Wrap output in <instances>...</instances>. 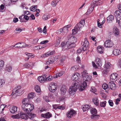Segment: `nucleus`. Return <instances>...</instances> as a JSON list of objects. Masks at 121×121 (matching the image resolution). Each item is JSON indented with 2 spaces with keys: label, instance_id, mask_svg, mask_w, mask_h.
I'll list each match as a JSON object with an SVG mask.
<instances>
[{
  "label": "nucleus",
  "instance_id": "obj_1",
  "mask_svg": "<svg viewBox=\"0 0 121 121\" xmlns=\"http://www.w3.org/2000/svg\"><path fill=\"white\" fill-rule=\"evenodd\" d=\"M29 99L26 98L24 99L22 101V110L27 113L31 111L34 108V106L32 104L28 103Z\"/></svg>",
  "mask_w": 121,
  "mask_h": 121
},
{
  "label": "nucleus",
  "instance_id": "obj_2",
  "mask_svg": "<svg viewBox=\"0 0 121 121\" xmlns=\"http://www.w3.org/2000/svg\"><path fill=\"white\" fill-rule=\"evenodd\" d=\"M83 82L80 86L79 89L81 91H83L86 88L87 84H89L91 80L92 77L90 75H87L83 77Z\"/></svg>",
  "mask_w": 121,
  "mask_h": 121
},
{
  "label": "nucleus",
  "instance_id": "obj_3",
  "mask_svg": "<svg viewBox=\"0 0 121 121\" xmlns=\"http://www.w3.org/2000/svg\"><path fill=\"white\" fill-rule=\"evenodd\" d=\"M85 24L84 20L83 19L81 20L76 25L74 29L72 30V34L74 35L76 34L81 28L83 27Z\"/></svg>",
  "mask_w": 121,
  "mask_h": 121
},
{
  "label": "nucleus",
  "instance_id": "obj_4",
  "mask_svg": "<svg viewBox=\"0 0 121 121\" xmlns=\"http://www.w3.org/2000/svg\"><path fill=\"white\" fill-rule=\"evenodd\" d=\"M21 86H18L13 89L12 93L13 98H15L17 96L22 94V91L21 89Z\"/></svg>",
  "mask_w": 121,
  "mask_h": 121
},
{
  "label": "nucleus",
  "instance_id": "obj_5",
  "mask_svg": "<svg viewBox=\"0 0 121 121\" xmlns=\"http://www.w3.org/2000/svg\"><path fill=\"white\" fill-rule=\"evenodd\" d=\"M79 85L78 82H75L73 83L70 86L69 90V92L71 95L73 94L78 88Z\"/></svg>",
  "mask_w": 121,
  "mask_h": 121
},
{
  "label": "nucleus",
  "instance_id": "obj_6",
  "mask_svg": "<svg viewBox=\"0 0 121 121\" xmlns=\"http://www.w3.org/2000/svg\"><path fill=\"white\" fill-rule=\"evenodd\" d=\"M69 38L68 41L66 43L65 47H66L69 44H71L72 43H75L77 42V39L74 36H73L72 34L69 35L67 36Z\"/></svg>",
  "mask_w": 121,
  "mask_h": 121
},
{
  "label": "nucleus",
  "instance_id": "obj_7",
  "mask_svg": "<svg viewBox=\"0 0 121 121\" xmlns=\"http://www.w3.org/2000/svg\"><path fill=\"white\" fill-rule=\"evenodd\" d=\"M96 64L94 62H92V65L94 67L97 68L98 67H100L102 65V62L101 59L99 58H97L95 61Z\"/></svg>",
  "mask_w": 121,
  "mask_h": 121
},
{
  "label": "nucleus",
  "instance_id": "obj_8",
  "mask_svg": "<svg viewBox=\"0 0 121 121\" xmlns=\"http://www.w3.org/2000/svg\"><path fill=\"white\" fill-rule=\"evenodd\" d=\"M82 45L83 51H85L88 49L89 43L86 38H85L84 39V41L82 43Z\"/></svg>",
  "mask_w": 121,
  "mask_h": 121
},
{
  "label": "nucleus",
  "instance_id": "obj_9",
  "mask_svg": "<svg viewBox=\"0 0 121 121\" xmlns=\"http://www.w3.org/2000/svg\"><path fill=\"white\" fill-rule=\"evenodd\" d=\"M76 111L73 109H70L67 112L66 116L68 118H71L75 115Z\"/></svg>",
  "mask_w": 121,
  "mask_h": 121
},
{
  "label": "nucleus",
  "instance_id": "obj_10",
  "mask_svg": "<svg viewBox=\"0 0 121 121\" xmlns=\"http://www.w3.org/2000/svg\"><path fill=\"white\" fill-rule=\"evenodd\" d=\"M91 113L93 115L91 116V119H93L94 117L95 118L98 117L99 116L98 115H95L97 113V112L96 110L94 108H91L90 109Z\"/></svg>",
  "mask_w": 121,
  "mask_h": 121
},
{
  "label": "nucleus",
  "instance_id": "obj_11",
  "mask_svg": "<svg viewBox=\"0 0 121 121\" xmlns=\"http://www.w3.org/2000/svg\"><path fill=\"white\" fill-rule=\"evenodd\" d=\"M56 88L55 84L53 83H52L49 85V89L51 92H54L56 90Z\"/></svg>",
  "mask_w": 121,
  "mask_h": 121
},
{
  "label": "nucleus",
  "instance_id": "obj_12",
  "mask_svg": "<svg viewBox=\"0 0 121 121\" xmlns=\"http://www.w3.org/2000/svg\"><path fill=\"white\" fill-rule=\"evenodd\" d=\"M113 43L110 40H108L105 41L104 43V46L106 48H110L113 46Z\"/></svg>",
  "mask_w": 121,
  "mask_h": 121
},
{
  "label": "nucleus",
  "instance_id": "obj_13",
  "mask_svg": "<svg viewBox=\"0 0 121 121\" xmlns=\"http://www.w3.org/2000/svg\"><path fill=\"white\" fill-rule=\"evenodd\" d=\"M16 45H17V46L15 47V48H24L27 46V45L23 42H20L16 43L13 46L15 47Z\"/></svg>",
  "mask_w": 121,
  "mask_h": 121
},
{
  "label": "nucleus",
  "instance_id": "obj_14",
  "mask_svg": "<svg viewBox=\"0 0 121 121\" xmlns=\"http://www.w3.org/2000/svg\"><path fill=\"white\" fill-rule=\"evenodd\" d=\"M46 74L43 75L42 76H39L38 78V80L41 83H43L46 80Z\"/></svg>",
  "mask_w": 121,
  "mask_h": 121
},
{
  "label": "nucleus",
  "instance_id": "obj_15",
  "mask_svg": "<svg viewBox=\"0 0 121 121\" xmlns=\"http://www.w3.org/2000/svg\"><path fill=\"white\" fill-rule=\"evenodd\" d=\"M118 74L116 73H113L110 76L111 80L114 82L116 81L117 79Z\"/></svg>",
  "mask_w": 121,
  "mask_h": 121
},
{
  "label": "nucleus",
  "instance_id": "obj_16",
  "mask_svg": "<svg viewBox=\"0 0 121 121\" xmlns=\"http://www.w3.org/2000/svg\"><path fill=\"white\" fill-rule=\"evenodd\" d=\"M109 88H110L112 90H114L116 89V86L114 82L112 81L108 83Z\"/></svg>",
  "mask_w": 121,
  "mask_h": 121
},
{
  "label": "nucleus",
  "instance_id": "obj_17",
  "mask_svg": "<svg viewBox=\"0 0 121 121\" xmlns=\"http://www.w3.org/2000/svg\"><path fill=\"white\" fill-rule=\"evenodd\" d=\"M114 15L116 18V21L121 18V12L119 10L116 11L114 13Z\"/></svg>",
  "mask_w": 121,
  "mask_h": 121
},
{
  "label": "nucleus",
  "instance_id": "obj_18",
  "mask_svg": "<svg viewBox=\"0 0 121 121\" xmlns=\"http://www.w3.org/2000/svg\"><path fill=\"white\" fill-rule=\"evenodd\" d=\"M80 76L79 74L78 73H75L71 77V79L73 81L78 80Z\"/></svg>",
  "mask_w": 121,
  "mask_h": 121
},
{
  "label": "nucleus",
  "instance_id": "obj_19",
  "mask_svg": "<svg viewBox=\"0 0 121 121\" xmlns=\"http://www.w3.org/2000/svg\"><path fill=\"white\" fill-rule=\"evenodd\" d=\"M17 107L16 106H13L10 107L9 110L10 112L12 113H16L17 111Z\"/></svg>",
  "mask_w": 121,
  "mask_h": 121
},
{
  "label": "nucleus",
  "instance_id": "obj_20",
  "mask_svg": "<svg viewBox=\"0 0 121 121\" xmlns=\"http://www.w3.org/2000/svg\"><path fill=\"white\" fill-rule=\"evenodd\" d=\"M67 88L65 85L62 86L60 90L61 91V94L62 95H64L66 92Z\"/></svg>",
  "mask_w": 121,
  "mask_h": 121
},
{
  "label": "nucleus",
  "instance_id": "obj_21",
  "mask_svg": "<svg viewBox=\"0 0 121 121\" xmlns=\"http://www.w3.org/2000/svg\"><path fill=\"white\" fill-rule=\"evenodd\" d=\"M34 64L33 63H32L30 62L29 63H26L24 64L23 66L24 68H29L31 69H32L33 66H34Z\"/></svg>",
  "mask_w": 121,
  "mask_h": 121
},
{
  "label": "nucleus",
  "instance_id": "obj_22",
  "mask_svg": "<svg viewBox=\"0 0 121 121\" xmlns=\"http://www.w3.org/2000/svg\"><path fill=\"white\" fill-rule=\"evenodd\" d=\"M57 59V58H55L53 57H51L50 59L48 60L46 62L47 64H48L52 63L55 61Z\"/></svg>",
  "mask_w": 121,
  "mask_h": 121
},
{
  "label": "nucleus",
  "instance_id": "obj_23",
  "mask_svg": "<svg viewBox=\"0 0 121 121\" xmlns=\"http://www.w3.org/2000/svg\"><path fill=\"white\" fill-rule=\"evenodd\" d=\"M20 117L21 119L27 120L28 119V115L26 113L21 112L20 113Z\"/></svg>",
  "mask_w": 121,
  "mask_h": 121
},
{
  "label": "nucleus",
  "instance_id": "obj_24",
  "mask_svg": "<svg viewBox=\"0 0 121 121\" xmlns=\"http://www.w3.org/2000/svg\"><path fill=\"white\" fill-rule=\"evenodd\" d=\"M113 54L115 56H117L121 53V52L119 49H114L113 51Z\"/></svg>",
  "mask_w": 121,
  "mask_h": 121
},
{
  "label": "nucleus",
  "instance_id": "obj_25",
  "mask_svg": "<svg viewBox=\"0 0 121 121\" xmlns=\"http://www.w3.org/2000/svg\"><path fill=\"white\" fill-rule=\"evenodd\" d=\"M98 3L96 0H93L91 3V7L94 8V7L99 5V3Z\"/></svg>",
  "mask_w": 121,
  "mask_h": 121
},
{
  "label": "nucleus",
  "instance_id": "obj_26",
  "mask_svg": "<svg viewBox=\"0 0 121 121\" xmlns=\"http://www.w3.org/2000/svg\"><path fill=\"white\" fill-rule=\"evenodd\" d=\"M113 32L115 35L117 36L119 34V32L118 29L117 27L115 26L113 28Z\"/></svg>",
  "mask_w": 121,
  "mask_h": 121
},
{
  "label": "nucleus",
  "instance_id": "obj_27",
  "mask_svg": "<svg viewBox=\"0 0 121 121\" xmlns=\"http://www.w3.org/2000/svg\"><path fill=\"white\" fill-rule=\"evenodd\" d=\"M52 114H50L49 112H48L45 114H42L41 115L42 117H46L47 118H49L52 117Z\"/></svg>",
  "mask_w": 121,
  "mask_h": 121
},
{
  "label": "nucleus",
  "instance_id": "obj_28",
  "mask_svg": "<svg viewBox=\"0 0 121 121\" xmlns=\"http://www.w3.org/2000/svg\"><path fill=\"white\" fill-rule=\"evenodd\" d=\"M107 22L110 23L112 22V21L114 20V17L112 15H110L107 17Z\"/></svg>",
  "mask_w": 121,
  "mask_h": 121
},
{
  "label": "nucleus",
  "instance_id": "obj_29",
  "mask_svg": "<svg viewBox=\"0 0 121 121\" xmlns=\"http://www.w3.org/2000/svg\"><path fill=\"white\" fill-rule=\"evenodd\" d=\"M98 52L100 54H102L104 51V48L102 46H98L97 47Z\"/></svg>",
  "mask_w": 121,
  "mask_h": 121
},
{
  "label": "nucleus",
  "instance_id": "obj_30",
  "mask_svg": "<svg viewBox=\"0 0 121 121\" xmlns=\"http://www.w3.org/2000/svg\"><path fill=\"white\" fill-rule=\"evenodd\" d=\"M72 43L71 44H69L67 46V47H65V49L67 50L69 48H73L75 47L76 44L74 43Z\"/></svg>",
  "mask_w": 121,
  "mask_h": 121
},
{
  "label": "nucleus",
  "instance_id": "obj_31",
  "mask_svg": "<svg viewBox=\"0 0 121 121\" xmlns=\"http://www.w3.org/2000/svg\"><path fill=\"white\" fill-rule=\"evenodd\" d=\"M36 116L35 114L31 113L28 115V118H29L31 120H33L34 118Z\"/></svg>",
  "mask_w": 121,
  "mask_h": 121
},
{
  "label": "nucleus",
  "instance_id": "obj_32",
  "mask_svg": "<svg viewBox=\"0 0 121 121\" xmlns=\"http://www.w3.org/2000/svg\"><path fill=\"white\" fill-rule=\"evenodd\" d=\"M6 106L5 104H1L0 105V113H3V111L4 110V108L6 107Z\"/></svg>",
  "mask_w": 121,
  "mask_h": 121
},
{
  "label": "nucleus",
  "instance_id": "obj_33",
  "mask_svg": "<svg viewBox=\"0 0 121 121\" xmlns=\"http://www.w3.org/2000/svg\"><path fill=\"white\" fill-rule=\"evenodd\" d=\"M26 55L27 56L26 57L25 59L26 61H27L28 60L30 57H34V56L31 55V54L28 53L27 52H26L25 53Z\"/></svg>",
  "mask_w": 121,
  "mask_h": 121
},
{
  "label": "nucleus",
  "instance_id": "obj_34",
  "mask_svg": "<svg viewBox=\"0 0 121 121\" xmlns=\"http://www.w3.org/2000/svg\"><path fill=\"white\" fill-rule=\"evenodd\" d=\"M92 101L95 104L96 106L98 105L99 104V100L97 98H95L92 99Z\"/></svg>",
  "mask_w": 121,
  "mask_h": 121
},
{
  "label": "nucleus",
  "instance_id": "obj_35",
  "mask_svg": "<svg viewBox=\"0 0 121 121\" xmlns=\"http://www.w3.org/2000/svg\"><path fill=\"white\" fill-rule=\"evenodd\" d=\"M90 108V106L88 105H85L83 106L82 109L84 112Z\"/></svg>",
  "mask_w": 121,
  "mask_h": 121
},
{
  "label": "nucleus",
  "instance_id": "obj_36",
  "mask_svg": "<svg viewBox=\"0 0 121 121\" xmlns=\"http://www.w3.org/2000/svg\"><path fill=\"white\" fill-rule=\"evenodd\" d=\"M65 56H62L60 58V60L59 61L58 63L60 64L63 62L65 60Z\"/></svg>",
  "mask_w": 121,
  "mask_h": 121
},
{
  "label": "nucleus",
  "instance_id": "obj_37",
  "mask_svg": "<svg viewBox=\"0 0 121 121\" xmlns=\"http://www.w3.org/2000/svg\"><path fill=\"white\" fill-rule=\"evenodd\" d=\"M62 29L63 30V33L61 34V35H63L65 33H66L68 32V29L67 27H66L65 26Z\"/></svg>",
  "mask_w": 121,
  "mask_h": 121
},
{
  "label": "nucleus",
  "instance_id": "obj_38",
  "mask_svg": "<svg viewBox=\"0 0 121 121\" xmlns=\"http://www.w3.org/2000/svg\"><path fill=\"white\" fill-rule=\"evenodd\" d=\"M35 89L36 92L37 93H39L40 92V87L38 85H36L35 87Z\"/></svg>",
  "mask_w": 121,
  "mask_h": 121
},
{
  "label": "nucleus",
  "instance_id": "obj_39",
  "mask_svg": "<svg viewBox=\"0 0 121 121\" xmlns=\"http://www.w3.org/2000/svg\"><path fill=\"white\" fill-rule=\"evenodd\" d=\"M37 8V5H33L31 6L30 9L31 11L34 12L35 11V9Z\"/></svg>",
  "mask_w": 121,
  "mask_h": 121
},
{
  "label": "nucleus",
  "instance_id": "obj_40",
  "mask_svg": "<svg viewBox=\"0 0 121 121\" xmlns=\"http://www.w3.org/2000/svg\"><path fill=\"white\" fill-rule=\"evenodd\" d=\"M93 9L94 8L91 6L89 9L88 10L86 13V14H88L91 13L93 10Z\"/></svg>",
  "mask_w": 121,
  "mask_h": 121
},
{
  "label": "nucleus",
  "instance_id": "obj_41",
  "mask_svg": "<svg viewBox=\"0 0 121 121\" xmlns=\"http://www.w3.org/2000/svg\"><path fill=\"white\" fill-rule=\"evenodd\" d=\"M106 103L107 102L106 101L100 102V105L101 107H104L106 106Z\"/></svg>",
  "mask_w": 121,
  "mask_h": 121
},
{
  "label": "nucleus",
  "instance_id": "obj_42",
  "mask_svg": "<svg viewBox=\"0 0 121 121\" xmlns=\"http://www.w3.org/2000/svg\"><path fill=\"white\" fill-rule=\"evenodd\" d=\"M35 93H31L29 94H28V99H32L33 96H34L35 95Z\"/></svg>",
  "mask_w": 121,
  "mask_h": 121
},
{
  "label": "nucleus",
  "instance_id": "obj_43",
  "mask_svg": "<svg viewBox=\"0 0 121 121\" xmlns=\"http://www.w3.org/2000/svg\"><path fill=\"white\" fill-rule=\"evenodd\" d=\"M12 67L10 66L7 65L6 70L8 72H10L12 70Z\"/></svg>",
  "mask_w": 121,
  "mask_h": 121
},
{
  "label": "nucleus",
  "instance_id": "obj_44",
  "mask_svg": "<svg viewBox=\"0 0 121 121\" xmlns=\"http://www.w3.org/2000/svg\"><path fill=\"white\" fill-rule=\"evenodd\" d=\"M111 64L109 62H107L105 65V66L106 69H109L110 67Z\"/></svg>",
  "mask_w": 121,
  "mask_h": 121
},
{
  "label": "nucleus",
  "instance_id": "obj_45",
  "mask_svg": "<svg viewBox=\"0 0 121 121\" xmlns=\"http://www.w3.org/2000/svg\"><path fill=\"white\" fill-rule=\"evenodd\" d=\"M103 88L104 90H106L109 88L108 84V85L106 83L102 85Z\"/></svg>",
  "mask_w": 121,
  "mask_h": 121
},
{
  "label": "nucleus",
  "instance_id": "obj_46",
  "mask_svg": "<svg viewBox=\"0 0 121 121\" xmlns=\"http://www.w3.org/2000/svg\"><path fill=\"white\" fill-rule=\"evenodd\" d=\"M12 117L13 118L15 119H19L20 118V115L19 114H17L15 115H13L12 116Z\"/></svg>",
  "mask_w": 121,
  "mask_h": 121
},
{
  "label": "nucleus",
  "instance_id": "obj_47",
  "mask_svg": "<svg viewBox=\"0 0 121 121\" xmlns=\"http://www.w3.org/2000/svg\"><path fill=\"white\" fill-rule=\"evenodd\" d=\"M4 64V62L2 60H0V69H2Z\"/></svg>",
  "mask_w": 121,
  "mask_h": 121
},
{
  "label": "nucleus",
  "instance_id": "obj_48",
  "mask_svg": "<svg viewBox=\"0 0 121 121\" xmlns=\"http://www.w3.org/2000/svg\"><path fill=\"white\" fill-rule=\"evenodd\" d=\"M64 72L63 71L60 72L59 73L56 74V78L60 77L62 76L64 73Z\"/></svg>",
  "mask_w": 121,
  "mask_h": 121
},
{
  "label": "nucleus",
  "instance_id": "obj_49",
  "mask_svg": "<svg viewBox=\"0 0 121 121\" xmlns=\"http://www.w3.org/2000/svg\"><path fill=\"white\" fill-rule=\"evenodd\" d=\"M78 68V66L77 65L74 66L73 67H72L71 69V70L73 71H75L77 70Z\"/></svg>",
  "mask_w": 121,
  "mask_h": 121
},
{
  "label": "nucleus",
  "instance_id": "obj_50",
  "mask_svg": "<svg viewBox=\"0 0 121 121\" xmlns=\"http://www.w3.org/2000/svg\"><path fill=\"white\" fill-rule=\"evenodd\" d=\"M5 82V81L3 79H0V87L2 86Z\"/></svg>",
  "mask_w": 121,
  "mask_h": 121
},
{
  "label": "nucleus",
  "instance_id": "obj_51",
  "mask_svg": "<svg viewBox=\"0 0 121 121\" xmlns=\"http://www.w3.org/2000/svg\"><path fill=\"white\" fill-rule=\"evenodd\" d=\"M49 56H50V55L48 52L45 53L44 54L42 55L41 57H48Z\"/></svg>",
  "mask_w": 121,
  "mask_h": 121
},
{
  "label": "nucleus",
  "instance_id": "obj_52",
  "mask_svg": "<svg viewBox=\"0 0 121 121\" xmlns=\"http://www.w3.org/2000/svg\"><path fill=\"white\" fill-rule=\"evenodd\" d=\"M60 41L59 39H57L56 42L55 43V46L57 47L58 45L60 44Z\"/></svg>",
  "mask_w": 121,
  "mask_h": 121
},
{
  "label": "nucleus",
  "instance_id": "obj_53",
  "mask_svg": "<svg viewBox=\"0 0 121 121\" xmlns=\"http://www.w3.org/2000/svg\"><path fill=\"white\" fill-rule=\"evenodd\" d=\"M108 103L110 106L112 107L113 105V103L112 100L110 99L108 101Z\"/></svg>",
  "mask_w": 121,
  "mask_h": 121
},
{
  "label": "nucleus",
  "instance_id": "obj_54",
  "mask_svg": "<svg viewBox=\"0 0 121 121\" xmlns=\"http://www.w3.org/2000/svg\"><path fill=\"white\" fill-rule=\"evenodd\" d=\"M15 30L16 31H17V33H19L21 32L23 30V28H17Z\"/></svg>",
  "mask_w": 121,
  "mask_h": 121
},
{
  "label": "nucleus",
  "instance_id": "obj_55",
  "mask_svg": "<svg viewBox=\"0 0 121 121\" xmlns=\"http://www.w3.org/2000/svg\"><path fill=\"white\" fill-rule=\"evenodd\" d=\"M90 91L93 93H95L96 91V89L94 87L92 86L91 87Z\"/></svg>",
  "mask_w": 121,
  "mask_h": 121
},
{
  "label": "nucleus",
  "instance_id": "obj_56",
  "mask_svg": "<svg viewBox=\"0 0 121 121\" xmlns=\"http://www.w3.org/2000/svg\"><path fill=\"white\" fill-rule=\"evenodd\" d=\"M57 4V3L55 2V0L52 1V6L54 7L56 6Z\"/></svg>",
  "mask_w": 121,
  "mask_h": 121
},
{
  "label": "nucleus",
  "instance_id": "obj_57",
  "mask_svg": "<svg viewBox=\"0 0 121 121\" xmlns=\"http://www.w3.org/2000/svg\"><path fill=\"white\" fill-rule=\"evenodd\" d=\"M108 70L107 69H104L103 71V73L104 74H104L106 75L108 73Z\"/></svg>",
  "mask_w": 121,
  "mask_h": 121
},
{
  "label": "nucleus",
  "instance_id": "obj_58",
  "mask_svg": "<svg viewBox=\"0 0 121 121\" xmlns=\"http://www.w3.org/2000/svg\"><path fill=\"white\" fill-rule=\"evenodd\" d=\"M63 30L62 28L60 29L57 31V33L59 34H60L63 33Z\"/></svg>",
  "mask_w": 121,
  "mask_h": 121
},
{
  "label": "nucleus",
  "instance_id": "obj_59",
  "mask_svg": "<svg viewBox=\"0 0 121 121\" xmlns=\"http://www.w3.org/2000/svg\"><path fill=\"white\" fill-rule=\"evenodd\" d=\"M48 42V40H45L41 41L40 42V44H46Z\"/></svg>",
  "mask_w": 121,
  "mask_h": 121
},
{
  "label": "nucleus",
  "instance_id": "obj_60",
  "mask_svg": "<svg viewBox=\"0 0 121 121\" xmlns=\"http://www.w3.org/2000/svg\"><path fill=\"white\" fill-rule=\"evenodd\" d=\"M29 19H31V18L32 20H34L35 19V17L34 15L33 14H31L30 16L29 17Z\"/></svg>",
  "mask_w": 121,
  "mask_h": 121
},
{
  "label": "nucleus",
  "instance_id": "obj_61",
  "mask_svg": "<svg viewBox=\"0 0 121 121\" xmlns=\"http://www.w3.org/2000/svg\"><path fill=\"white\" fill-rule=\"evenodd\" d=\"M87 71L86 70L82 72V77H84L85 75L87 74Z\"/></svg>",
  "mask_w": 121,
  "mask_h": 121
},
{
  "label": "nucleus",
  "instance_id": "obj_62",
  "mask_svg": "<svg viewBox=\"0 0 121 121\" xmlns=\"http://www.w3.org/2000/svg\"><path fill=\"white\" fill-rule=\"evenodd\" d=\"M65 107L64 106H59L58 105V109H61V110H64L65 109Z\"/></svg>",
  "mask_w": 121,
  "mask_h": 121
},
{
  "label": "nucleus",
  "instance_id": "obj_63",
  "mask_svg": "<svg viewBox=\"0 0 121 121\" xmlns=\"http://www.w3.org/2000/svg\"><path fill=\"white\" fill-rule=\"evenodd\" d=\"M43 98L46 102H50V100L48 99V97L47 96H44L43 97Z\"/></svg>",
  "mask_w": 121,
  "mask_h": 121
},
{
  "label": "nucleus",
  "instance_id": "obj_64",
  "mask_svg": "<svg viewBox=\"0 0 121 121\" xmlns=\"http://www.w3.org/2000/svg\"><path fill=\"white\" fill-rule=\"evenodd\" d=\"M117 22L118 23L119 26L121 27V18L119 19L118 21H117Z\"/></svg>",
  "mask_w": 121,
  "mask_h": 121
}]
</instances>
